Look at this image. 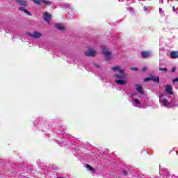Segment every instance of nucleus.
<instances>
[{
    "label": "nucleus",
    "mask_w": 178,
    "mask_h": 178,
    "mask_svg": "<svg viewBox=\"0 0 178 178\" xmlns=\"http://www.w3.org/2000/svg\"><path fill=\"white\" fill-rule=\"evenodd\" d=\"M111 70H113V72H116V70L119 71L120 74L115 75V79H119L120 80H122L124 79L127 76L126 73H124V70L120 69V65L111 67Z\"/></svg>",
    "instance_id": "1"
},
{
    "label": "nucleus",
    "mask_w": 178,
    "mask_h": 178,
    "mask_svg": "<svg viewBox=\"0 0 178 178\" xmlns=\"http://www.w3.org/2000/svg\"><path fill=\"white\" fill-rule=\"evenodd\" d=\"M102 52L106 59V60H111L112 59V52L109 51L106 47H102Z\"/></svg>",
    "instance_id": "2"
},
{
    "label": "nucleus",
    "mask_w": 178,
    "mask_h": 178,
    "mask_svg": "<svg viewBox=\"0 0 178 178\" xmlns=\"http://www.w3.org/2000/svg\"><path fill=\"white\" fill-rule=\"evenodd\" d=\"M38 5H46L47 6H51L52 5V1H49L48 0H39V1H36Z\"/></svg>",
    "instance_id": "3"
},
{
    "label": "nucleus",
    "mask_w": 178,
    "mask_h": 178,
    "mask_svg": "<svg viewBox=\"0 0 178 178\" xmlns=\"http://www.w3.org/2000/svg\"><path fill=\"white\" fill-rule=\"evenodd\" d=\"M96 52L92 49V48H89L88 51L85 52L86 56H92L94 57L95 56Z\"/></svg>",
    "instance_id": "4"
},
{
    "label": "nucleus",
    "mask_w": 178,
    "mask_h": 178,
    "mask_svg": "<svg viewBox=\"0 0 178 178\" xmlns=\"http://www.w3.org/2000/svg\"><path fill=\"white\" fill-rule=\"evenodd\" d=\"M42 17L44 19V22H47V23H49L51 22V15L48 13H44Z\"/></svg>",
    "instance_id": "5"
},
{
    "label": "nucleus",
    "mask_w": 178,
    "mask_h": 178,
    "mask_svg": "<svg viewBox=\"0 0 178 178\" xmlns=\"http://www.w3.org/2000/svg\"><path fill=\"white\" fill-rule=\"evenodd\" d=\"M161 104L163 105V106H165V108H172V106H170V104H169V102L166 99H162L161 100Z\"/></svg>",
    "instance_id": "6"
},
{
    "label": "nucleus",
    "mask_w": 178,
    "mask_h": 178,
    "mask_svg": "<svg viewBox=\"0 0 178 178\" xmlns=\"http://www.w3.org/2000/svg\"><path fill=\"white\" fill-rule=\"evenodd\" d=\"M152 55V53L149 51H143L141 52V56L143 59H145V58H149Z\"/></svg>",
    "instance_id": "7"
},
{
    "label": "nucleus",
    "mask_w": 178,
    "mask_h": 178,
    "mask_svg": "<svg viewBox=\"0 0 178 178\" xmlns=\"http://www.w3.org/2000/svg\"><path fill=\"white\" fill-rule=\"evenodd\" d=\"M28 35H30V37H32V38H40L42 35L41 33L35 31L33 32V34L28 33Z\"/></svg>",
    "instance_id": "8"
},
{
    "label": "nucleus",
    "mask_w": 178,
    "mask_h": 178,
    "mask_svg": "<svg viewBox=\"0 0 178 178\" xmlns=\"http://www.w3.org/2000/svg\"><path fill=\"white\" fill-rule=\"evenodd\" d=\"M164 87L165 88V92H167V94L173 95V91L172 90V86H170V85H165V86H164Z\"/></svg>",
    "instance_id": "9"
},
{
    "label": "nucleus",
    "mask_w": 178,
    "mask_h": 178,
    "mask_svg": "<svg viewBox=\"0 0 178 178\" xmlns=\"http://www.w3.org/2000/svg\"><path fill=\"white\" fill-rule=\"evenodd\" d=\"M17 3L21 6H27L28 3L26 0H16Z\"/></svg>",
    "instance_id": "10"
},
{
    "label": "nucleus",
    "mask_w": 178,
    "mask_h": 178,
    "mask_svg": "<svg viewBox=\"0 0 178 178\" xmlns=\"http://www.w3.org/2000/svg\"><path fill=\"white\" fill-rule=\"evenodd\" d=\"M170 56L172 59H177L178 58V51H172L170 53Z\"/></svg>",
    "instance_id": "11"
},
{
    "label": "nucleus",
    "mask_w": 178,
    "mask_h": 178,
    "mask_svg": "<svg viewBox=\"0 0 178 178\" xmlns=\"http://www.w3.org/2000/svg\"><path fill=\"white\" fill-rule=\"evenodd\" d=\"M149 77L151 81H154V83H159V76L155 77L154 75L150 74Z\"/></svg>",
    "instance_id": "12"
},
{
    "label": "nucleus",
    "mask_w": 178,
    "mask_h": 178,
    "mask_svg": "<svg viewBox=\"0 0 178 178\" xmlns=\"http://www.w3.org/2000/svg\"><path fill=\"white\" fill-rule=\"evenodd\" d=\"M115 83L120 84V86H126L127 84V82L124 80H115Z\"/></svg>",
    "instance_id": "13"
},
{
    "label": "nucleus",
    "mask_w": 178,
    "mask_h": 178,
    "mask_svg": "<svg viewBox=\"0 0 178 178\" xmlns=\"http://www.w3.org/2000/svg\"><path fill=\"white\" fill-rule=\"evenodd\" d=\"M19 10H22V12H24V13H26V15L31 16V13H30V11H28L27 9L24 8V7H19Z\"/></svg>",
    "instance_id": "14"
},
{
    "label": "nucleus",
    "mask_w": 178,
    "mask_h": 178,
    "mask_svg": "<svg viewBox=\"0 0 178 178\" xmlns=\"http://www.w3.org/2000/svg\"><path fill=\"white\" fill-rule=\"evenodd\" d=\"M56 29L58 30H65V26L62 24H57L56 25Z\"/></svg>",
    "instance_id": "15"
},
{
    "label": "nucleus",
    "mask_w": 178,
    "mask_h": 178,
    "mask_svg": "<svg viewBox=\"0 0 178 178\" xmlns=\"http://www.w3.org/2000/svg\"><path fill=\"white\" fill-rule=\"evenodd\" d=\"M136 91L139 92V93L141 95L144 94V90H143V87H141V86H138L136 88Z\"/></svg>",
    "instance_id": "16"
},
{
    "label": "nucleus",
    "mask_w": 178,
    "mask_h": 178,
    "mask_svg": "<svg viewBox=\"0 0 178 178\" xmlns=\"http://www.w3.org/2000/svg\"><path fill=\"white\" fill-rule=\"evenodd\" d=\"M86 168L91 172H95V169H94L90 164H87Z\"/></svg>",
    "instance_id": "17"
},
{
    "label": "nucleus",
    "mask_w": 178,
    "mask_h": 178,
    "mask_svg": "<svg viewBox=\"0 0 178 178\" xmlns=\"http://www.w3.org/2000/svg\"><path fill=\"white\" fill-rule=\"evenodd\" d=\"M129 70H131V72H136L137 70H138V68L137 67H134L130 68Z\"/></svg>",
    "instance_id": "18"
},
{
    "label": "nucleus",
    "mask_w": 178,
    "mask_h": 178,
    "mask_svg": "<svg viewBox=\"0 0 178 178\" xmlns=\"http://www.w3.org/2000/svg\"><path fill=\"white\" fill-rule=\"evenodd\" d=\"M159 70L161 72H168V68L164 67V68H159Z\"/></svg>",
    "instance_id": "19"
},
{
    "label": "nucleus",
    "mask_w": 178,
    "mask_h": 178,
    "mask_svg": "<svg viewBox=\"0 0 178 178\" xmlns=\"http://www.w3.org/2000/svg\"><path fill=\"white\" fill-rule=\"evenodd\" d=\"M134 101L137 105H140V100L138 99H134Z\"/></svg>",
    "instance_id": "20"
},
{
    "label": "nucleus",
    "mask_w": 178,
    "mask_h": 178,
    "mask_svg": "<svg viewBox=\"0 0 178 178\" xmlns=\"http://www.w3.org/2000/svg\"><path fill=\"white\" fill-rule=\"evenodd\" d=\"M151 81L150 76H149V77H147V78H145V79H144L145 83H147V81Z\"/></svg>",
    "instance_id": "21"
},
{
    "label": "nucleus",
    "mask_w": 178,
    "mask_h": 178,
    "mask_svg": "<svg viewBox=\"0 0 178 178\" xmlns=\"http://www.w3.org/2000/svg\"><path fill=\"white\" fill-rule=\"evenodd\" d=\"M32 1H33V2H34V3L35 5H38V3H37V2H38L40 0H32Z\"/></svg>",
    "instance_id": "22"
},
{
    "label": "nucleus",
    "mask_w": 178,
    "mask_h": 178,
    "mask_svg": "<svg viewBox=\"0 0 178 178\" xmlns=\"http://www.w3.org/2000/svg\"><path fill=\"white\" fill-rule=\"evenodd\" d=\"M173 83H177L178 82V78H175L172 80Z\"/></svg>",
    "instance_id": "23"
},
{
    "label": "nucleus",
    "mask_w": 178,
    "mask_h": 178,
    "mask_svg": "<svg viewBox=\"0 0 178 178\" xmlns=\"http://www.w3.org/2000/svg\"><path fill=\"white\" fill-rule=\"evenodd\" d=\"M142 72H147V67H144L142 69Z\"/></svg>",
    "instance_id": "24"
},
{
    "label": "nucleus",
    "mask_w": 178,
    "mask_h": 178,
    "mask_svg": "<svg viewBox=\"0 0 178 178\" xmlns=\"http://www.w3.org/2000/svg\"><path fill=\"white\" fill-rule=\"evenodd\" d=\"M172 73H175V72H176V67H173L172 69Z\"/></svg>",
    "instance_id": "25"
},
{
    "label": "nucleus",
    "mask_w": 178,
    "mask_h": 178,
    "mask_svg": "<svg viewBox=\"0 0 178 178\" xmlns=\"http://www.w3.org/2000/svg\"><path fill=\"white\" fill-rule=\"evenodd\" d=\"M172 10H173V12H175V11H176V7H175V6H173V7H172Z\"/></svg>",
    "instance_id": "26"
},
{
    "label": "nucleus",
    "mask_w": 178,
    "mask_h": 178,
    "mask_svg": "<svg viewBox=\"0 0 178 178\" xmlns=\"http://www.w3.org/2000/svg\"><path fill=\"white\" fill-rule=\"evenodd\" d=\"M123 173H124V175L126 176V175H127V170H124V171H123Z\"/></svg>",
    "instance_id": "27"
},
{
    "label": "nucleus",
    "mask_w": 178,
    "mask_h": 178,
    "mask_svg": "<svg viewBox=\"0 0 178 178\" xmlns=\"http://www.w3.org/2000/svg\"><path fill=\"white\" fill-rule=\"evenodd\" d=\"M95 66H96V67H97V68H99V67H100L99 65H96Z\"/></svg>",
    "instance_id": "28"
},
{
    "label": "nucleus",
    "mask_w": 178,
    "mask_h": 178,
    "mask_svg": "<svg viewBox=\"0 0 178 178\" xmlns=\"http://www.w3.org/2000/svg\"><path fill=\"white\" fill-rule=\"evenodd\" d=\"M159 11H160V12H162V8H159Z\"/></svg>",
    "instance_id": "29"
},
{
    "label": "nucleus",
    "mask_w": 178,
    "mask_h": 178,
    "mask_svg": "<svg viewBox=\"0 0 178 178\" xmlns=\"http://www.w3.org/2000/svg\"><path fill=\"white\" fill-rule=\"evenodd\" d=\"M161 97H163V95H161L160 96V98H161Z\"/></svg>",
    "instance_id": "30"
}]
</instances>
